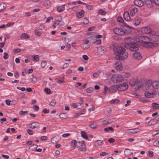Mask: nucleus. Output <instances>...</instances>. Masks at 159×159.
Wrapping results in <instances>:
<instances>
[{"label": "nucleus", "instance_id": "obj_15", "mask_svg": "<svg viewBox=\"0 0 159 159\" xmlns=\"http://www.w3.org/2000/svg\"><path fill=\"white\" fill-rule=\"evenodd\" d=\"M58 17L59 20L57 19V20L54 22V24L59 25H64V22L62 20V17L59 16Z\"/></svg>", "mask_w": 159, "mask_h": 159}, {"label": "nucleus", "instance_id": "obj_33", "mask_svg": "<svg viewBox=\"0 0 159 159\" xmlns=\"http://www.w3.org/2000/svg\"><path fill=\"white\" fill-rule=\"evenodd\" d=\"M154 93H150L148 92H146L144 93V95L146 97H148V98H151L152 97V95Z\"/></svg>", "mask_w": 159, "mask_h": 159}, {"label": "nucleus", "instance_id": "obj_62", "mask_svg": "<svg viewBox=\"0 0 159 159\" xmlns=\"http://www.w3.org/2000/svg\"><path fill=\"white\" fill-rule=\"evenodd\" d=\"M11 102V101L9 99H7L6 100V103L8 106L10 105L11 104L10 103Z\"/></svg>", "mask_w": 159, "mask_h": 159}, {"label": "nucleus", "instance_id": "obj_18", "mask_svg": "<svg viewBox=\"0 0 159 159\" xmlns=\"http://www.w3.org/2000/svg\"><path fill=\"white\" fill-rule=\"evenodd\" d=\"M152 87L154 89H157L159 87V81H154L151 82Z\"/></svg>", "mask_w": 159, "mask_h": 159}, {"label": "nucleus", "instance_id": "obj_38", "mask_svg": "<svg viewBox=\"0 0 159 159\" xmlns=\"http://www.w3.org/2000/svg\"><path fill=\"white\" fill-rule=\"evenodd\" d=\"M38 78L36 76H34L32 78L31 81L34 84L37 81Z\"/></svg>", "mask_w": 159, "mask_h": 159}, {"label": "nucleus", "instance_id": "obj_19", "mask_svg": "<svg viewBox=\"0 0 159 159\" xmlns=\"http://www.w3.org/2000/svg\"><path fill=\"white\" fill-rule=\"evenodd\" d=\"M138 9L137 8L134 7L130 9L129 14L131 16H133L134 15L135 13L137 12Z\"/></svg>", "mask_w": 159, "mask_h": 159}, {"label": "nucleus", "instance_id": "obj_3", "mask_svg": "<svg viewBox=\"0 0 159 159\" xmlns=\"http://www.w3.org/2000/svg\"><path fill=\"white\" fill-rule=\"evenodd\" d=\"M139 39L141 40L143 43L144 46L148 48L153 47H156L157 44L155 43L150 42V39L148 37L144 36H141L139 37Z\"/></svg>", "mask_w": 159, "mask_h": 159}, {"label": "nucleus", "instance_id": "obj_21", "mask_svg": "<svg viewBox=\"0 0 159 159\" xmlns=\"http://www.w3.org/2000/svg\"><path fill=\"white\" fill-rule=\"evenodd\" d=\"M39 123L38 122H33L30 124V126L31 129H34L39 126Z\"/></svg>", "mask_w": 159, "mask_h": 159}, {"label": "nucleus", "instance_id": "obj_44", "mask_svg": "<svg viewBox=\"0 0 159 159\" xmlns=\"http://www.w3.org/2000/svg\"><path fill=\"white\" fill-rule=\"evenodd\" d=\"M34 33L35 34L38 36H41L42 34L41 32L38 31L37 30L35 29L34 30Z\"/></svg>", "mask_w": 159, "mask_h": 159}, {"label": "nucleus", "instance_id": "obj_27", "mask_svg": "<svg viewBox=\"0 0 159 159\" xmlns=\"http://www.w3.org/2000/svg\"><path fill=\"white\" fill-rule=\"evenodd\" d=\"M65 5H62L57 8V11L58 12H61L65 9Z\"/></svg>", "mask_w": 159, "mask_h": 159}, {"label": "nucleus", "instance_id": "obj_50", "mask_svg": "<svg viewBox=\"0 0 159 159\" xmlns=\"http://www.w3.org/2000/svg\"><path fill=\"white\" fill-rule=\"evenodd\" d=\"M140 101L142 102H146L148 101H149L148 100H147V98H141L140 99Z\"/></svg>", "mask_w": 159, "mask_h": 159}, {"label": "nucleus", "instance_id": "obj_31", "mask_svg": "<svg viewBox=\"0 0 159 159\" xmlns=\"http://www.w3.org/2000/svg\"><path fill=\"white\" fill-rule=\"evenodd\" d=\"M86 149H86V146L85 144H84L82 147L80 148H79V150L80 151L82 152H84L86 151Z\"/></svg>", "mask_w": 159, "mask_h": 159}, {"label": "nucleus", "instance_id": "obj_35", "mask_svg": "<svg viewBox=\"0 0 159 159\" xmlns=\"http://www.w3.org/2000/svg\"><path fill=\"white\" fill-rule=\"evenodd\" d=\"M6 5L5 3H2L0 4V11H1L4 10L6 7Z\"/></svg>", "mask_w": 159, "mask_h": 159}, {"label": "nucleus", "instance_id": "obj_49", "mask_svg": "<svg viewBox=\"0 0 159 159\" xmlns=\"http://www.w3.org/2000/svg\"><path fill=\"white\" fill-rule=\"evenodd\" d=\"M93 90V88H89L86 89V92L88 93H91Z\"/></svg>", "mask_w": 159, "mask_h": 159}, {"label": "nucleus", "instance_id": "obj_51", "mask_svg": "<svg viewBox=\"0 0 159 159\" xmlns=\"http://www.w3.org/2000/svg\"><path fill=\"white\" fill-rule=\"evenodd\" d=\"M83 22L84 24H86L89 23V20L86 18H84L83 19Z\"/></svg>", "mask_w": 159, "mask_h": 159}, {"label": "nucleus", "instance_id": "obj_37", "mask_svg": "<svg viewBox=\"0 0 159 159\" xmlns=\"http://www.w3.org/2000/svg\"><path fill=\"white\" fill-rule=\"evenodd\" d=\"M96 40H97L95 37H92L90 41V44H93L96 43Z\"/></svg>", "mask_w": 159, "mask_h": 159}, {"label": "nucleus", "instance_id": "obj_40", "mask_svg": "<svg viewBox=\"0 0 159 159\" xmlns=\"http://www.w3.org/2000/svg\"><path fill=\"white\" fill-rule=\"evenodd\" d=\"M89 44H82L81 45L82 47L84 49H86L89 48Z\"/></svg>", "mask_w": 159, "mask_h": 159}, {"label": "nucleus", "instance_id": "obj_23", "mask_svg": "<svg viewBox=\"0 0 159 159\" xmlns=\"http://www.w3.org/2000/svg\"><path fill=\"white\" fill-rule=\"evenodd\" d=\"M157 121L155 119L151 120L148 123L149 126L153 125L157 123Z\"/></svg>", "mask_w": 159, "mask_h": 159}, {"label": "nucleus", "instance_id": "obj_55", "mask_svg": "<svg viewBox=\"0 0 159 159\" xmlns=\"http://www.w3.org/2000/svg\"><path fill=\"white\" fill-rule=\"evenodd\" d=\"M153 152L150 151H148V156L149 157H152L153 156Z\"/></svg>", "mask_w": 159, "mask_h": 159}, {"label": "nucleus", "instance_id": "obj_10", "mask_svg": "<svg viewBox=\"0 0 159 159\" xmlns=\"http://www.w3.org/2000/svg\"><path fill=\"white\" fill-rule=\"evenodd\" d=\"M149 39L152 41L155 42H159V35L155 34H152L150 35Z\"/></svg>", "mask_w": 159, "mask_h": 159}, {"label": "nucleus", "instance_id": "obj_26", "mask_svg": "<svg viewBox=\"0 0 159 159\" xmlns=\"http://www.w3.org/2000/svg\"><path fill=\"white\" fill-rule=\"evenodd\" d=\"M80 134L81 135V136L83 138L86 139H88V136L85 132L84 131H82L81 132Z\"/></svg>", "mask_w": 159, "mask_h": 159}, {"label": "nucleus", "instance_id": "obj_6", "mask_svg": "<svg viewBox=\"0 0 159 159\" xmlns=\"http://www.w3.org/2000/svg\"><path fill=\"white\" fill-rule=\"evenodd\" d=\"M121 27L124 31V34L130 33L131 32V28H132L125 23L122 25Z\"/></svg>", "mask_w": 159, "mask_h": 159}, {"label": "nucleus", "instance_id": "obj_20", "mask_svg": "<svg viewBox=\"0 0 159 159\" xmlns=\"http://www.w3.org/2000/svg\"><path fill=\"white\" fill-rule=\"evenodd\" d=\"M124 19L127 21H129L130 20V17L128 12L126 11L124 13Z\"/></svg>", "mask_w": 159, "mask_h": 159}, {"label": "nucleus", "instance_id": "obj_39", "mask_svg": "<svg viewBox=\"0 0 159 159\" xmlns=\"http://www.w3.org/2000/svg\"><path fill=\"white\" fill-rule=\"evenodd\" d=\"M98 13L101 15H104L106 13V11L102 9H100L98 11Z\"/></svg>", "mask_w": 159, "mask_h": 159}, {"label": "nucleus", "instance_id": "obj_41", "mask_svg": "<svg viewBox=\"0 0 159 159\" xmlns=\"http://www.w3.org/2000/svg\"><path fill=\"white\" fill-rule=\"evenodd\" d=\"M84 143V141L77 142V146L80 147L82 146Z\"/></svg>", "mask_w": 159, "mask_h": 159}, {"label": "nucleus", "instance_id": "obj_1", "mask_svg": "<svg viewBox=\"0 0 159 159\" xmlns=\"http://www.w3.org/2000/svg\"><path fill=\"white\" fill-rule=\"evenodd\" d=\"M113 53L116 56L115 58L118 60H123L126 58L128 54L125 49L121 47L116 46L113 48Z\"/></svg>", "mask_w": 159, "mask_h": 159}, {"label": "nucleus", "instance_id": "obj_25", "mask_svg": "<svg viewBox=\"0 0 159 159\" xmlns=\"http://www.w3.org/2000/svg\"><path fill=\"white\" fill-rule=\"evenodd\" d=\"M29 38V36L27 34L25 33L22 34L20 36V38L21 39H25Z\"/></svg>", "mask_w": 159, "mask_h": 159}, {"label": "nucleus", "instance_id": "obj_63", "mask_svg": "<svg viewBox=\"0 0 159 159\" xmlns=\"http://www.w3.org/2000/svg\"><path fill=\"white\" fill-rule=\"evenodd\" d=\"M53 19V18L52 17H51V16L49 17L48 18L46 19V22L48 23V22H49L50 21V20H52Z\"/></svg>", "mask_w": 159, "mask_h": 159}, {"label": "nucleus", "instance_id": "obj_58", "mask_svg": "<svg viewBox=\"0 0 159 159\" xmlns=\"http://www.w3.org/2000/svg\"><path fill=\"white\" fill-rule=\"evenodd\" d=\"M4 56H3V58L4 59H7L8 57V54L7 53L5 52L4 53Z\"/></svg>", "mask_w": 159, "mask_h": 159}, {"label": "nucleus", "instance_id": "obj_4", "mask_svg": "<svg viewBox=\"0 0 159 159\" xmlns=\"http://www.w3.org/2000/svg\"><path fill=\"white\" fill-rule=\"evenodd\" d=\"M129 84L131 86L134 87V91L139 90L142 85V81L137 78H132L129 81Z\"/></svg>", "mask_w": 159, "mask_h": 159}, {"label": "nucleus", "instance_id": "obj_52", "mask_svg": "<svg viewBox=\"0 0 159 159\" xmlns=\"http://www.w3.org/2000/svg\"><path fill=\"white\" fill-rule=\"evenodd\" d=\"M39 56L38 55H36L34 56L33 58L34 59V61H38L39 60Z\"/></svg>", "mask_w": 159, "mask_h": 159}, {"label": "nucleus", "instance_id": "obj_22", "mask_svg": "<svg viewBox=\"0 0 159 159\" xmlns=\"http://www.w3.org/2000/svg\"><path fill=\"white\" fill-rule=\"evenodd\" d=\"M98 51L99 53L102 55L106 52V49L104 47L100 46L98 48Z\"/></svg>", "mask_w": 159, "mask_h": 159}, {"label": "nucleus", "instance_id": "obj_64", "mask_svg": "<svg viewBox=\"0 0 159 159\" xmlns=\"http://www.w3.org/2000/svg\"><path fill=\"white\" fill-rule=\"evenodd\" d=\"M123 75L125 76V77L127 78L130 75V74L129 73H124Z\"/></svg>", "mask_w": 159, "mask_h": 159}, {"label": "nucleus", "instance_id": "obj_59", "mask_svg": "<svg viewBox=\"0 0 159 159\" xmlns=\"http://www.w3.org/2000/svg\"><path fill=\"white\" fill-rule=\"evenodd\" d=\"M130 150L129 149H127V148L126 149L125 151V153L126 154L128 155H130L129 151Z\"/></svg>", "mask_w": 159, "mask_h": 159}, {"label": "nucleus", "instance_id": "obj_53", "mask_svg": "<svg viewBox=\"0 0 159 159\" xmlns=\"http://www.w3.org/2000/svg\"><path fill=\"white\" fill-rule=\"evenodd\" d=\"M28 111H20L19 114L20 115H24L25 114L27 113H28Z\"/></svg>", "mask_w": 159, "mask_h": 159}, {"label": "nucleus", "instance_id": "obj_29", "mask_svg": "<svg viewBox=\"0 0 159 159\" xmlns=\"http://www.w3.org/2000/svg\"><path fill=\"white\" fill-rule=\"evenodd\" d=\"M152 107L154 109H159V104L155 102L152 103Z\"/></svg>", "mask_w": 159, "mask_h": 159}, {"label": "nucleus", "instance_id": "obj_8", "mask_svg": "<svg viewBox=\"0 0 159 159\" xmlns=\"http://www.w3.org/2000/svg\"><path fill=\"white\" fill-rule=\"evenodd\" d=\"M113 31L116 34L118 35H122L124 34V31L121 27L120 29L115 28L114 29Z\"/></svg>", "mask_w": 159, "mask_h": 159}, {"label": "nucleus", "instance_id": "obj_54", "mask_svg": "<svg viewBox=\"0 0 159 159\" xmlns=\"http://www.w3.org/2000/svg\"><path fill=\"white\" fill-rule=\"evenodd\" d=\"M45 92L47 94H50L51 93V90L48 88H46L44 89Z\"/></svg>", "mask_w": 159, "mask_h": 159}, {"label": "nucleus", "instance_id": "obj_12", "mask_svg": "<svg viewBox=\"0 0 159 159\" xmlns=\"http://www.w3.org/2000/svg\"><path fill=\"white\" fill-rule=\"evenodd\" d=\"M142 31L146 34H150L152 31V29L150 27H143L141 28Z\"/></svg>", "mask_w": 159, "mask_h": 159}, {"label": "nucleus", "instance_id": "obj_14", "mask_svg": "<svg viewBox=\"0 0 159 159\" xmlns=\"http://www.w3.org/2000/svg\"><path fill=\"white\" fill-rule=\"evenodd\" d=\"M134 3L136 6L139 7H142L144 4V2L142 0H135Z\"/></svg>", "mask_w": 159, "mask_h": 159}, {"label": "nucleus", "instance_id": "obj_57", "mask_svg": "<svg viewBox=\"0 0 159 159\" xmlns=\"http://www.w3.org/2000/svg\"><path fill=\"white\" fill-rule=\"evenodd\" d=\"M56 103V102L55 100H53L50 102L49 105L50 106H54Z\"/></svg>", "mask_w": 159, "mask_h": 159}, {"label": "nucleus", "instance_id": "obj_5", "mask_svg": "<svg viewBox=\"0 0 159 159\" xmlns=\"http://www.w3.org/2000/svg\"><path fill=\"white\" fill-rule=\"evenodd\" d=\"M124 80V78L121 75L118 74H115L113 75L111 78L112 81L115 83L121 82Z\"/></svg>", "mask_w": 159, "mask_h": 159}, {"label": "nucleus", "instance_id": "obj_30", "mask_svg": "<svg viewBox=\"0 0 159 159\" xmlns=\"http://www.w3.org/2000/svg\"><path fill=\"white\" fill-rule=\"evenodd\" d=\"M141 21V19L140 18H137L135 21V22L134 23L135 25H139Z\"/></svg>", "mask_w": 159, "mask_h": 159}, {"label": "nucleus", "instance_id": "obj_17", "mask_svg": "<svg viewBox=\"0 0 159 159\" xmlns=\"http://www.w3.org/2000/svg\"><path fill=\"white\" fill-rule=\"evenodd\" d=\"M145 2L148 7L151 8L152 7V2L151 0H145Z\"/></svg>", "mask_w": 159, "mask_h": 159}, {"label": "nucleus", "instance_id": "obj_13", "mask_svg": "<svg viewBox=\"0 0 159 159\" xmlns=\"http://www.w3.org/2000/svg\"><path fill=\"white\" fill-rule=\"evenodd\" d=\"M118 90V85H116L111 86L109 89V91L111 93H114Z\"/></svg>", "mask_w": 159, "mask_h": 159}, {"label": "nucleus", "instance_id": "obj_32", "mask_svg": "<svg viewBox=\"0 0 159 159\" xmlns=\"http://www.w3.org/2000/svg\"><path fill=\"white\" fill-rule=\"evenodd\" d=\"M89 126L92 129H95L98 127V125L94 123V122H92V123L89 125Z\"/></svg>", "mask_w": 159, "mask_h": 159}, {"label": "nucleus", "instance_id": "obj_46", "mask_svg": "<svg viewBox=\"0 0 159 159\" xmlns=\"http://www.w3.org/2000/svg\"><path fill=\"white\" fill-rule=\"evenodd\" d=\"M129 130H131L132 131L131 132L132 133H137L139 131V129H137V128H135V129H129Z\"/></svg>", "mask_w": 159, "mask_h": 159}, {"label": "nucleus", "instance_id": "obj_28", "mask_svg": "<svg viewBox=\"0 0 159 159\" xmlns=\"http://www.w3.org/2000/svg\"><path fill=\"white\" fill-rule=\"evenodd\" d=\"M85 110H82L81 111L77 113L75 115V118L77 117L80 115L84 114L85 113Z\"/></svg>", "mask_w": 159, "mask_h": 159}, {"label": "nucleus", "instance_id": "obj_43", "mask_svg": "<svg viewBox=\"0 0 159 159\" xmlns=\"http://www.w3.org/2000/svg\"><path fill=\"white\" fill-rule=\"evenodd\" d=\"M119 102V100L118 99H115L111 100L110 102L111 104L117 103Z\"/></svg>", "mask_w": 159, "mask_h": 159}, {"label": "nucleus", "instance_id": "obj_2", "mask_svg": "<svg viewBox=\"0 0 159 159\" xmlns=\"http://www.w3.org/2000/svg\"><path fill=\"white\" fill-rule=\"evenodd\" d=\"M125 42V46L127 45L129 50L131 51H136L139 49L137 43L139 42V39L136 38H134L130 37L125 38L124 39Z\"/></svg>", "mask_w": 159, "mask_h": 159}, {"label": "nucleus", "instance_id": "obj_56", "mask_svg": "<svg viewBox=\"0 0 159 159\" xmlns=\"http://www.w3.org/2000/svg\"><path fill=\"white\" fill-rule=\"evenodd\" d=\"M110 122L109 121L107 120H104L102 121V125L104 126H105L106 125L109 124Z\"/></svg>", "mask_w": 159, "mask_h": 159}, {"label": "nucleus", "instance_id": "obj_9", "mask_svg": "<svg viewBox=\"0 0 159 159\" xmlns=\"http://www.w3.org/2000/svg\"><path fill=\"white\" fill-rule=\"evenodd\" d=\"M151 85V82L150 81H148L146 83L143 84L142 88L144 90H148L150 88Z\"/></svg>", "mask_w": 159, "mask_h": 159}, {"label": "nucleus", "instance_id": "obj_11", "mask_svg": "<svg viewBox=\"0 0 159 159\" xmlns=\"http://www.w3.org/2000/svg\"><path fill=\"white\" fill-rule=\"evenodd\" d=\"M115 66L116 69L118 71L121 70L123 69L121 66V62L119 60L117 61L115 63Z\"/></svg>", "mask_w": 159, "mask_h": 159}, {"label": "nucleus", "instance_id": "obj_34", "mask_svg": "<svg viewBox=\"0 0 159 159\" xmlns=\"http://www.w3.org/2000/svg\"><path fill=\"white\" fill-rule=\"evenodd\" d=\"M38 147V145L34 144L30 146L29 149L30 150H34Z\"/></svg>", "mask_w": 159, "mask_h": 159}, {"label": "nucleus", "instance_id": "obj_36", "mask_svg": "<svg viewBox=\"0 0 159 159\" xmlns=\"http://www.w3.org/2000/svg\"><path fill=\"white\" fill-rule=\"evenodd\" d=\"M59 116L61 118L65 119L67 118V115L65 113H61L59 115Z\"/></svg>", "mask_w": 159, "mask_h": 159}, {"label": "nucleus", "instance_id": "obj_60", "mask_svg": "<svg viewBox=\"0 0 159 159\" xmlns=\"http://www.w3.org/2000/svg\"><path fill=\"white\" fill-rule=\"evenodd\" d=\"M98 145V146H100L103 144V141L101 140H97L96 141Z\"/></svg>", "mask_w": 159, "mask_h": 159}, {"label": "nucleus", "instance_id": "obj_61", "mask_svg": "<svg viewBox=\"0 0 159 159\" xmlns=\"http://www.w3.org/2000/svg\"><path fill=\"white\" fill-rule=\"evenodd\" d=\"M117 20L118 22L120 23H122L124 22L123 20V19L121 17H119L117 18Z\"/></svg>", "mask_w": 159, "mask_h": 159}, {"label": "nucleus", "instance_id": "obj_42", "mask_svg": "<svg viewBox=\"0 0 159 159\" xmlns=\"http://www.w3.org/2000/svg\"><path fill=\"white\" fill-rule=\"evenodd\" d=\"M104 130L106 132H108L110 130L113 131V129L111 127H108L105 128Z\"/></svg>", "mask_w": 159, "mask_h": 159}, {"label": "nucleus", "instance_id": "obj_47", "mask_svg": "<svg viewBox=\"0 0 159 159\" xmlns=\"http://www.w3.org/2000/svg\"><path fill=\"white\" fill-rule=\"evenodd\" d=\"M71 105L73 108H77V109H79L81 108V107H78L79 105H76V104L75 103H72L71 104Z\"/></svg>", "mask_w": 159, "mask_h": 159}, {"label": "nucleus", "instance_id": "obj_24", "mask_svg": "<svg viewBox=\"0 0 159 159\" xmlns=\"http://www.w3.org/2000/svg\"><path fill=\"white\" fill-rule=\"evenodd\" d=\"M84 15V11L83 10H81L80 12H77L76 16L78 18H81L83 17Z\"/></svg>", "mask_w": 159, "mask_h": 159}, {"label": "nucleus", "instance_id": "obj_45", "mask_svg": "<svg viewBox=\"0 0 159 159\" xmlns=\"http://www.w3.org/2000/svg\"><path fill=\"white\" fill-rule=\"evenodd\" d=\"M47 64V61H42L41 65V66L43 68H44L46 65Z\"/></svg>", "mask_w": 159, "mask_h": 159}, {"label": "nucleus", "instance_id": "obj_48", "mask_svg": "<svg viewBox=\"0 0 159 159\" xmlns=\"http://www.w3.org/2000/svg\"><path fill=\"white\" fill-rule=\"evenodd\" d=\"M71 145H73V147L75 148L77 146V141L75 140H73L71 142Z\"/></svg>", "mask_w": 159, "mask_h": 159}, {"label": "nucleus", "instance_id": "obj_7", "mask_svg": "<svg viewBox=\"0 0 159 159\" xmlns=\"http://www.w3.org/2000/svg\"><path fill=\"white\" fill-rule=\"evenodd\" d=\"M128 85L126 83L121 84L118 85V90L120 91H125L128 88Z\"/></svg>", "mask_w": 159, "mask_h": 159}, {"label": "nucleus", "instance_id": "obj_16", "mask_svg": "<svg viewBox=\"0 0 159 159\" xmlns=\"http://www.w3.org/2000/svg\"><path fill=\"white\" fill-rule=\"evenodd\" d=\"M134 58L136 60H140L142 58V56L139 52H135L133 54Z\"/></svg>", "mask_w": 159, "mask_h": 159}]
</instances>
